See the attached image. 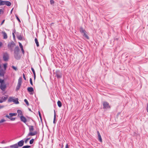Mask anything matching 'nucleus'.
<instances>
[{
    "label": "nucleus",
    "mask_w": 148,
    "mask_h": 148,
    "mask_svg": "<svg viewBox=\"0 0 148 148\" xmlns=\"http://www.w3.org/2000/svg\"><path fill=\"white\" fill-rule=\"evenodd\" d=\"M27 126L29 127V132L27 134V137L30 136H34L37 134L38 133L36 131H35L34 132H32L34 129V127L33 126L29 125Z\"/></svg>",
    "instance_id": "f257e3e1"
},
{
    "label": "nucleus",
    "mask_w": 148,
    "mask_h": 148,
    "mask_svg": "<svg viewBox=\"0 0 148 148\" xmlns=\"http://www.w3.org/2000/svg\"><path fill=\"white\" fill-rule=\"evenodd\" d=\"M19 51V47L17 46L14 49V56L16 60H19L20 57L18 55V53Z\"/></svg>",
    "instance_id": "f03ea898"
},
{
    "label": "nucleus",
    "mask_w": 148,
    "mask_h": 148,
    "mask_svg": "<svg viewBox=\"0 0 148 148\" xmlns=\"http://www.w3.org/2000/svg\"><path fill=\"white\" fill-rule=\"evenodd\" d=\"M80 32L83 34V36L87 39H89V37L87 35V33L86 31L83 29L82 27H81L79 29Z\"/></svg>",
    "instance_id": "7ed1b4c3"
},
{
    "label": "nucleus",
    "mask_w": 148,
    "mask_h": 148,
    "mask_svg": "<svg viewBox=\"0 0 148 148\" xmlns=\"http://www.w3.org/2000/svg\"><path fill=\"white\" fill-rule=\"evenodd\" d=\"M22 78L20 77L19 78L18 82V84L16 88V91H18L19 90L22 84Z\"/></svg>",
    "instance_id": "20e7f679"
},
{
    "label": "nucleus",
    "mask_w": 148,
    "mask_h": 148,
    "mask_svg": "<svg viewBox=\"0 0 148 148\" xmlns=\"http://www.w3.org/2000/svg\"><path fill=\"white\" fill-rule=\"evenodd\" d=\"M15 45V44L14 43L13 41H12L10 42H9L8 45V48L11 51H12L13 48L14 46Z\"/></svg>",
    "instance_id": "39448f33"
},
{
    "label": "nucleus",
    "mask_w": 148,
    "mask_h": 148,
    "mask_svg": "<svg viewBox=\"0 0 148 148\" xmlns=\"http://www.w3.org/2000/svg\"><path fill=\"white\" fill-rule=\"evenodd\" d=\"M54 74L55 75V77H56L58 79H60L62 77V73L61 72L59 71H57L54 73Z\"/></svg>",
    "instance_id": "423d86ee"
},
{
    "label": "nucleus",
    "mask_w": 148,
    "mask_h": 148,
    "mask_svg": "<svg viewBox=\"0 0 148 148\" xmlns=\"http://www.w3.org/2000/svg\"><path fill=\"white\" fill-rule=\"evenodd\" d=\"M103 108L107 109L108 108H110L111 107L109 105V103L106 101H104L103 103Z\"/></svg>",
    "instance_id": "0eeeda50"
},
{
    "label": "nucleus",
    "mask_w": 148,
    "mask_h": 148,
    "mask_svg": "<svg viewBox=\"0 0 148 148\" xmlns=\"http://www.w3.org/2000/svg\"><path fill=\"white\" fill-rule=\"evenodd\" d=\"M0 88L1 90L3 91H5V89L6 88V85L4 82H3L0 85Z\"/></svg>",
    "instance_id": "6e6552de"
},
{
    "label": "nucleus",
    "mask_w": 148,
    "mask_h": 148,
    "mask_svg": "<svg viewBox=\"0 0 148 148\" xmlns=\"http://www.w3.org/2000/svg\"><path fill=\"white\" fill-rule=\"evenodd\" d=\"M2 5H6L8 6H10L11 5V3L9 1H3L2 0Z\"/></svg>",
    "instance_id": "1a4fd4ad"
},
{
    "label": "nucleus",
    "mask_w": 148,
    "mask_h": 148,
    "mask_svg": "<svg viewBox=\"0 0 148 148\" xmlns=\"http://www.w3.org/2000/svg\"><path fill=\"white\" fill-rule=\"evenodd\" d=\"M3 58L4 61H8L9 58L8 54L7 53L4 54L3 56Z\"/></svg>",
    "instance_id": "9d476101"
},
{
    "label": "nucleus",
    "mask_w": 148,
    "mask_h": 148,
    "mask_svg": "<svg viewBox=\"0 0 148 148\" xmlns=\"http://www.w3.org/2000/svg\"><path fill=\"white\" fill-rule=\"evenodd\" d=\"M20 119L21 120L24 122V123L26 124V125H27L26 124V123L27 121V120L23 116H20Z\"/></svg>",
    "instance_id": "9b49d317"
},
{
    "label": "nucleus",
    "mask_w": 148,
    "mask_h": 148,
    "mask_svg": "<svg viewBox=\"0 0 148 148\" xmlns=\"http://www.w3.org/2000/svg\"><path fill=\"white\" fill-rule=\"evenodd\" d=\"M1 99L0 100V103H2L6 101L8 98V96L7 97H2L1 98Z\"/></svg>",
    "instance_id": "f8f14e48"
},
{
    "label": "nucleus",
    "mask_w": 148,
    "mask_h": 148,
    "mask_svg": "<svg viewBox=\"0 0 148 148\" xmlns=\"http://www.w3.org/2000/svg\"><path fill=\"white\" fill-rule=\"evenodd\" d=\"M24 141L23 140H22L19 141L18 143V147H21L23 146L24 144Z\"/></svg>",
    "instance_id": "ddd939ff"
},
{
    "label": "nucleus",
    "mask_w": 148,
    "mask_h": 148,
    "mask_svg": "<svg viewBox=\"0 0 148 148\" xmlns=\"http://www.w3.org/2000/svg\"><path fill=\"white\" fill-rule=\"evenodd\" d=\"M97 135H98V137L99 140L100 142H101L102 141V138H101V135H100L99 132L98 131L97 132Z\"/></svg>",
    "instance_id": "4468645a"
},
{
    "label": "nucleus",
    "mask_w": 148,
    "mask_h": 148,
    "mask_svg": "<svg viewBox=\"0 0 148 148\" xmlns=\"http://www.w3.org/2000/svg\"><path fill=\"white\" fill-rule=\"evenodd\" d=\"M2 34L3 36V38L4 39H6L8 38V36L7 34L5 32H3Z\"/></svg>",
    "instance_id": "2eb2a0df"
},
{
    "label": "nucleus",
    "mask_w": 148,
    "mask_h": 148,
    "mask_svg": "<svg viewBox=\"0 0 148 148\" xmlns=\"http://www.w3.org/2000/svg\"><path fill=\"white\" fill-rule=\"evenodd\" d=\"M10 147L11 148H18V144H15L13 145H11L10 146Z\"/></svg>",
    "instance_id": "dca6fc26"
},
{
    "label": "nucleus",
    "mask_w": 148,
    "mask_h": 148,
    "mask_svg": "<svg viewBox=\"0 0 148 148\" xmlns=\"http://www.w3.org/2000/svg\"><path fill=\"white\" fill-rule=\"evenodd\" d=\"M27 90L29 92H33L34 91V90L33 88L32 87H28L27 88Z\"/></svg>",
    "instance_id": "f3484780"
},
{
    "label": "nucleus",
    "mask_w": 148,
    "mask_h": 148,
    "mask_svg": "<svg viewBox=\"0 0 148 148\" xmlns=\"http://www.w3.org/2000/svg\"><path fill=\"white\" fill-rule=\"evenodd\" d=\"M5 116L7 117V118L10 119L12 121H14L15 119V118H11L10 116L8 115H6Z\"/></svg>",
    "instance_id": "a211bd4d"
},
{
    "label": "nucleus",
    "mask_w": 148,
    "mask_h": 148,
    "mask_svg": "<svg viewBox=\"0 0 148 148\" xmlns=\"http://www.w3.org/2000/svg\"><path fill=\"white\" fill-rule=\"evenodd\" d=\"M17 112L18 114V115H21V116H23V114L22 111L19 110H18L17 111Z\"/></svg>",
    "instance_id": "6ab92c4d"
},
{
    "label": "nucleus",
    "mask_w": 148,
    "mask_h": 148,
    "mask_svg": "<svg viewBox=\"0 0 148 148\" xmlns=\"http://www.w3.org/2000/svg\"><path fill=\"white\" fill-rule=\"evenodd\" d=\"M35 42L37 46V47H38L39 46V43L37 39L36 38L35 39Z\"/></svg>",
    "instance_id": "aec40b11"
},
{
    "label": "nucleus",
    "mask_w": 148,
    "mask_h": 148,
    "mask_svg": "<svg viewBox=\"0 0 148 148\" xmlns=\"http://www.w3.org/2000/svg\"><path fill=\"white\" fill-rule=\"evenodd\" d=\"M17 37L20 40H22L23 39V37L21 35H17Z\"/></svg>",
    "instance_id": "412c9836"
},
{
    "label": "nucleus",
    "mask_w": 148,
    "mask_h": 148,
    "mask_svg": "<svg viewBox=\"0 0 148 148\" xmlns=\"http://www.w3.org/2000/svg\"><path fill=\"white\" fill-rule=\"evenodd\" d=\"M18 99L16 98L15 99H14L13 102L15 103L16 104H18L19 103V102L18 101Z\"/></svg>",
    "instance_id": "4be33fe9"
},
{
    "label": "nucleus",
    "mask_w": 148,
    "mask_h": 148,
    "mask_svg": "<svg viewBox=\"0 0 148 148\" xmlns=\"http://www.w3.org/2000/svg\"><path fill=\"white\" fill-rule=\"evenodd\" d=\"M10 117H12L14 116H16L17 115V113H10L9 114Z\"/></svg>",
    "instance_id": "5701e85b"
},
{
    "label": "nucleus",
    "mask_w": 148,
    "mask_h": 148,
    "mask_svg": "<svg viewBox=\"0 0 148 148\" xmlns=\"http://www.w3.org/2000/svg\"><path fill=\"white\" fill-rule=\"evenodd\" d=\"M58 105L59 107H61L62 106V104L61 101H58L57 102Z\"/></svg>",
    "instance_id": "b1692460"
},
{
    "label": "nucleus",
    "mask_w": 148,
    "mask_h": 148,
    "mask_svg": "<svg viewBox=\"0 0 148 148\" xmlns=\"http://www.w3.org/2000/svg\"><path fill=\"white\" fill-rule=\"evenodd\" d=\"M56 113L54 111V118H53V123L55 124V120H56Z\"/></svg>",
    "instance_id": "393cba45"
},
{
    "label": "nucleus",
    "mask_w": 148,
    "mask_h": 148,
    "mask_svg": "<svg viewBox=\"0 0 148 148\" xmlns=\"http://www.w3.org/2000/svg\"><path fill=\"white\" fill-rule=\"evenodd\" d=\"M14 99L12 97H10L9 99L8 100V101L9 102H11V101H13Z\"/></svg>",
    "instance_id": "a878e982"
},
{
    "label": "nucleus",
    "mask_w": 148,
    "mask_h": 148,
    "mask_svg": "<svg viewBox=\"0 0 148 148\" xmlns=\"http://www.w3.org/2000/svg\"><path fill=\"white\" fill-rule=\"evenodd\" d=\"M4 75V73L3 71H0V76H3Z\"/></svg>",
    "instance_id": "bb28decb"
},
{
    "label": "nucleus",
    "mask_w": 148,
    "mask_h": 148,
    "mask_svg": "<svg viewBox=\"0 0 148 148\" xmlns=\"http://www.w3.org/2000/svg\"><path fill=\"white\" fill-rule=\"evenodd\" d=\"M20 48L21 49V51H22V53L23 54H24V53H25V52H24V50L23 49V47H20Z\"/></svg>",
    "instance_id": "cd10ccee"
},
{
    "label": "nucleus",
    "mask_w": 148,
    "mask_h": 148,
    "mask_svg": "<svg viewBox=\"0 0 148 148\" xmlns=\"http://www.w3.org/2000/svg\"><path fill=\"white\" fill-rule=\"evenodd\" d=\"M34 141V139H31L29 141V143L30 144H32L33 143Z\"/></svg>",
    "instance_id": "c85d7f7f"
},
{
    "label": "nucleus",
    "mask_w": 148,
    "mask_h": 148,
    "mask_svg": "<svg viewBox=\"0 0 148 148\" xmlns=\"http://www.w3.org/2000/svg\"><path fill=\"white\" fill-rule=\"evenodd\" d=\"M24 101L26 103V104L27 105V106H28L29 105V103L27 100V99H25L24 100Z\"/></svg>",
    "instance_id": "c756f323"
},
{
    "label": "nucleus",
    "mask_w": 148,
    "mask_h": 148,
    "mask_svg": "<svg viewBox=\"0 0 148 148\" xmlns=\"http://www.w3.org/2000/svg\"><path fill=\"white\" fill-rule=\"evenodd\" d=\"M4 68L5 70L6 69L7 67V64H3Z\"/></svg>",
    "instance_id": "7c9ffc66"
},
{
    "label": "nucleus",
    "mask_w": 148,
    "mask_h": 148,
    "mask_svg": "<svg viewBox=\"0 0 148 148\" xmlns=\"http://www.w3.org/2000/svg\"><path fill=\"white\" fill-rule=\"evenodd\" d=\"M30 147H31L30 146L26 145V146H23L22 147V148H29Z\"/></svg>",
    "instance_id": "2f4dec72"
},
{
    "label": "nucleus",
    "mask_w": 148,
    "mask_h": 148,
    "mask_svg": "<svg viewBox=\"0 0 148 148\" xmlns=\"http://www.w3.org/2000/svg\"><path fill=\"white\" fill-rule=\"evenodd\" d=\"M12 68L16 71L17 69V68L14 66H12Z\"/></svg>",
    "instance_id": "473e14b6"
},
{
    "label": "nucleus",
    "mask_w": 148,
    "mask_h": 148,
    "mask_svg": "<svg viewBox=\"0 0 148 148\" xmlns=\"http://www.w3.org/2000/svg\"><path fill=\"white\" fill-rule=\"evenodd\" d=\"M31 70H32V71L33 72L34 75L36 74L35 71H34V69L32 67L31 68Z\"/></svg>",
    "instance_id": "72a5a7b5"
},
{
    "label": "nucleus",
    "mask_w": 148,
    "mask_h": 148,
    "mask_svg": "<svg viewBox=\"0 0 148 148\" xmlns=\"http://www.w3.org/2000/svg\"><path fill=\"white\" fill-rule=\"evenodd\" d=\"M50 2L51 4H53L54 3V1L53 0H50Z\"/></svg>",
    "instance_id": "f704fd0d"
},
{
    "label": "nucleus",
    "mask_w": 148,
    "mask_h": 148,
    "mask_svg": "<svg viewBox=\"0 0 148 148\" xmlns=\"http://www.w3.org/2000/svg\"><path fill=\"white\" fill-rule=\"evenodd\" d=\"M30 139V138H27L25 140V143H27L28 140Z\"/></svg>",
    "instance_id": "c9c22d12"
},
{
    "label": "nucleus",
    "mask_w": 148,
    "mask_h": 148,
    "mask_svg": "<svg viewBox=\"0 0 148 148\" xmlns=\"http://www.w3.org/2000/svg\"><path fill=\"white\" fill-rule=\"evenodd\" d=\"M5 121V120L4 119H1L0 121V123H3Z\"/></svg>",
    "instance_id": "e433bc0d"
},
{
    "label": "nucleus",
    "mask_w": 148,
    "mask_h": 148,
    "mask_svg": "<svg viewBox=\"0 0 148 148\" xmlns=\"http://www.w3.org/2000/svg\"><path fill=\"white\" fill-rule=\"evenodd\" d=\"M30 84H31L32 86H33V83L32 80L31 78H30Z\"/></svg>",
    "instance_id": "4c0bfd02"
},
{
    "label": "nucleus",
    "mask_w": 148,
    "mask_h": 148,
    "mask_svg": "<svg viewBox=\"0 0 148 148\" xmlns=\"http://www.w3.org/2000/svg\"><path fill=\"white\" fill-rule=\"evenodd\" d=\"M18 43H19V47H23L22 46V44L20 42H19Z\"/></svg>",
    "instance_id": "58836bf2"
},
{
    "label": "nucleus",
    "mask_w": 148,
    "mask_h": 148,
    "mask_svg": "<svg viewBox=\"0 0 148 148\" xmlns=\"http://www.w3.org/2000/svg\"><path fill=\"white\" fill-rule=\"evenodd\" d=\"M16 18L17 19V20H18V21L19 22H21L20 21V19H19V18H18V17L17 16H16Z\"/></svg>",
    "instance_id": "ea45409f"
},
{
    "label": "nucleus",
    "mask_w": 148,
    "mask_h": 148,
    "mask_svg": "<svg viewBox=\"0 0 148 148\" xmlns=\"http://www.w3.org/2000/svg\"><path fill=\"white\" fill-rule=\"evenodd\" d=\"M4 107V106L3 105H0V109L3 108Z\"/></svg>",
    "instance_id": "a19ab883"
},
{
    "label": "nucleus",
    "mask_w": 148,
    "mask_h": 148,
    "mask_svg": "<svg viewBox=\"0 0 148 148\" xmlns=\"http://www.w3.org/2000/svg\"><path fill=\"white\" fill-rule=\"evenodd\" d=\"M23 78L25 80H26V78H25V74H24V73H23Z\"/></svg>",
    "instance_id": "79ce46f5"
},
{
    "label": "nucleus",
    "mask_w": 148,
    "mask_h": 148,
    "mask_svg": "<svg viewBox=\"0 0 148 148\" xmlns=\"http://www.w3.org/2000/svg\"><path fill=\"white\" fill-rule=\"evenodd\" d=\"M65 148H69V145L68 144H67L65 146Z\"/></svg>",
    "instance_id": "37998d69"
},
{
    "label": "nucleus",
    "mask_w": 148,
    "mask_h": 148,
    "mask_svg": "<svg viewBox=\"0 0 148 148\" xmlns=\"http://www.w3.org/2000/svg\"><path fill=\"white\" fill-rule=\"evenodd\" d=\"M12 36L13 38L14 39L15 38V35H14V33H12Z\"/></svg>",
    "instance_id": "c03bdc74"
},
{
    "label": "nucleus",
    "mask_w": 148,
    "mask_h": 148,
    "mask_svg": "<svg viewBox=\"0 0 148 148\" xmlns=\"http://www.w3.org/2000/svg\"><path fill=\"white\" fill-rule=\"evenodd\" d=\"M4 81L3 80H1L0 79V83H1V84Z\"/></svg>",
    "instance_id": "a18cd8bd"
},
{
    "label": "nucleus",
    "mask_w": 148,
    "mask_h": 148,
    "mask_svg": "<svg viewBox=\"0 0 148 148\" xmlns=\"http://www.w3.org/2000/svg\"><path fill=\"white\" fill-rule=\"evenodd\" d=\"M2 0H0V5H2Z\"/></svg>",
    "instance_id": "49530a36"
},
{
    "label": "nucleus",
    "mask_w": 148,
    "mask_h": 148,
    "mask_svg": "<svg viewBox=\"0 0 148 148\" xmlns=\"http://www.w3.org/2000/svg\"><path fill=\"white\" fill-rule=\"evenodd\" d=\"M147 112H148V104H147Z\"/></svg>",
    "instance_id": "de8ad7c7"
},
{
    "label": "nucleus",
    "mask_w": 148,
    "mask_h": 148,
    "mask_svg": "<svg viewBox=\"0 0 148 148\" xmlns=\"http://www.w3.org/2000/svg\"><path fill=\"white\" fill-rule=\"evenodd\" d=\"M39 115L41 119V114L39 112Z\"/></svg>",
    "instance_id": "09e8293b"
},
{
    "label": "nucleus",
    "mask_w": 148,
    "mask_h": 148,
    "mask_svg": "<svg viewBox=\"0 0 148 148\" xmlns=\"http://www.w3.org/2000/svg\"><path fill=\"white\" fill-rule=\"evenodd\" d=\"M34 80H35V79L36 78V75L34 74Z\"/></svg>",
    "instance_id": "8fccbe9b"
},
{
    "label": "nucleus",
    "mask_w": 148,
    "mask_h": 148,
    "mask_svg": "<svg viewBox=\"0 0 148 148\" xmlns=\"http://www.w3.org/2000/svg\"><path fill=\"white\" fill-rule=\"evenodd\" d=\"M15 32L16 30L15 29H14L13 31V33H14H14H15Z\"/></svg>",
    "instance_id": "3c124183"
},
{
    "label": "nucleus",
    "mask_w": 148,
    "mask_h": 148,
    "mask_svg": "<svg viewBox=\"0 0 148 148\" xmlns=\"http://www.w3.org/2000/svg\"><path fill=\"white\" fill-rule=\"evenodd\" d=\"M5 20H3L1 23V25H2L4 22Z\"/></svg>",
    "instance_id": "603ef678"
},
{
    "label": "nucleus",
    "mask_w": 148,
    "mask_h": 148,
    "mask_svg": "<svg viewBox=\"0 0 148 148\" xmlns=\"http://www.w3.org/2000/svg\"><path fill=\"white\" fill-rule=\"evenodd\" d=\"M2 43L1 42H0V47L1 46H2Z\"/></svg>",
    "instance_id": "864d4df0"
},
{
    "label": "nucleus",
    "mask_w": 148,
    "mask_h": 148,
    "mask_svg": "<svg viewBox=\"0 0 148 148\" xmlns=\"http://www.w3.org/2000/svg\"><path fill=\"white\" fill-rule=\"evenodd\" d=\"M2 11V9H0V14L1 13V12Z\"/></svg>",
    "instance_id": "5fc2aeb1"
},
{
    "label": "nucleus",
    "mask_w": 148,
    "mask_h": 148,
    "mask_svg": "<svg viewBox=\"0 0 148 148\" xmlns=\"http://www.w3.org/2000/svg\"><path fill=\"white\" fill-rule=\"evenodd\" d=\"M1 143H5L4 141H3L1 142Z\"/></svg>",
    "instance_id": "6e6d98bb"
},
{
    "label": "nucleus",
    "mask_w": 148,
    "mask_h": 148,
    "mask_svg": "<svg viewBox=\"0 0 148 148\" xmlns=\"http://www.w3.org/2000/svg\"><path fill=\"white\" fill-rule=\"evenodd\" d=\"M13 8L11 10V13H12V12L13 10Z\"/></svg>",
    "instance_id": "4d7b16f0"
}]
</instances>
